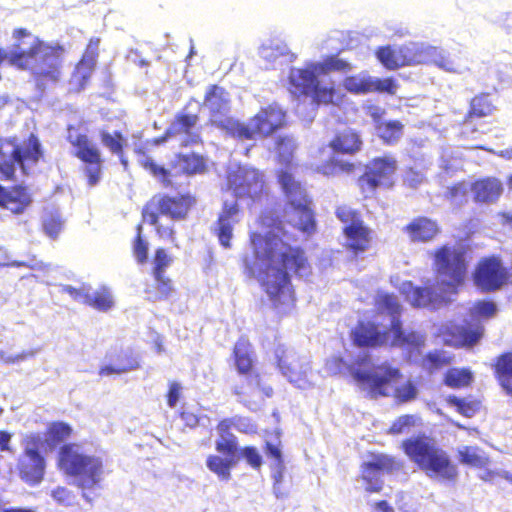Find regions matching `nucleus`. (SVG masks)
I'll use <instances>...</instances> for the list:
<instances>
[{
	"label": "nucleus",
	"instance_id": "1",
	"mask_svg": "<svg viewBox=\"0 0 512 512\" xmlns=\"http://www.w3.org/2000/svg\"><path fill=\"white\" fill-rule=\"evenodd\" d=\"M253 254L257 260L267 262L261 286L279 317L290 313L295 307V290L289 271L298 277L311 274V265L301 246H292L272 233L253 231L249 234Z\"/></svg>",
	"mask_w": 512,
	"mask_h": 512
},
{
	"label": "nucleus",
	"instance_id": "2",
	"mask_svg": "<svg viewBox=\"0 0 512 512\" xmlns=\"http://www.w3.org/2000/svg\"><path fill=\"white\" fill-rule=\"evenodd\" d=\"M276 177L286 199L283 219L265 212L260 215L259 224L263 228L284 233V222H287L301 232L313 233L316 229L315 214L306 189L287 169L278 170Z\"/></svg>",
	"mask_w": 512,
	"mask_h": 512
},
{
	"label": "nucleus",
	"instance_id": "3",
	"mask_svg": "<svg viewBox=\"0 0 512 512\" xmlns=\"http://www.w3.org/2000/svg\"><path fill=\"white\" fill-rule=\"evenodd\" d=\"M231 357L237 374L248 379L247 391L243 387H236L234 393L242 398V402L249 409H260L265 399L273 396L274 391L258 372L254 348L247 336L242 335L236 340Z\"/></svg>",
	"mask_w": 512,
	"mask_h": 512
},
{
	"label": "nucleus",
	"instance_id": "4",
	"mask_svg": "<svg viewBox=\"0 0 512 512\" xmlns=\"http://www.w3.org/2000/svg\"><path fill=\"white\" fill-rule=\"evenodd\" d=\"M58 463L60 469L73 478L72 483L82 491V497L91 502V494L102 487L105 478L103 460L78 450H60Z\"/></svg>",
	"mask_w": 512,
	"mask_h": 512
},
{
	"label": "nucleus",
	"instance_id": "5",
	"mask_svg": "<svg viewBox=\"0 0 512 512\" xmlns=\"http://www.w3.org/2000/svg\"><path fill=\"white\" fill-rule=\"evenodd\" d=\"M138 158V164L144 170L149 172L154 178L166 188L173 185V176H194L202 174L206 171L207 165L205 158L198 153H176L174 159L170 163V169L162 165H158L148 154L145 148L139 147L135 149Z\"/></svg>",
	"mask_w": 512,
	"mask_h": 512
},
{
	"label": "nucleus",
	"instance_id": "6",
	"mask_svg": "<svg viewBox=\"0 0 512 512\" xmlns=\"http://www.w3.org/2000/svg\"><path fill=\"white\" fill-rule=\"evenodd\" d=\"M432 256L439 287L444 292L456 293L467 275L468 262L465 250L444 244L435 248Z\"/></svg>",
	"mask_w": 512,
	"mask_h": 512
},
{
	"label": "nucleus",
	"instance_id": "7",
	"mask_svg": "<svg viewBox=\"0 0 512 512\" xmlns=\"http://www.w3.org/2000/svg\"><path fill=\"white\" fill-rule=\"evenodd\" d=\"M336 218L343 224L344 248L354 258L363 257L374 244V230L365 222L360 210L342 204L335 209Z\"/></svg>",
	"mask_w": 512,
	"mask_h": 512
},
{
	"label": "nucleus",
	"instance_id": "8",
	"mask_svg": "<svg viewBox=\"0 0 512 512\" xmlns=\"http://www.w3.org/2000/svg\"><path fill=\"white\" fill-rule=\"evenodd\" d=\"M66 54L64 45L47 42L41 48V52H38L34 59L29 60L28 67L21 70L28 71L36 87L44 90L63 80Z\"/></svg>",
	"mask_w": 512,
	"mask_h": 512
},
{
	"label": "nucleus",
	"instance_id": "9",
	"mask_svg": "<svg viewBox=\"0 0 512 512\" xmlns=\"http://www.w3.org/2000/svg\"><path fill=\"white\" fill-rule=\"evenodd\" d=\"M197 200L189 192L178 195L157 194L151 197L147 202V214L155 222L157 215L169 217L174 221L185 220L190 211L196 205Z\"/></svg>",
	"mask_w": 512,
	"mask_h": 512
},
{
	"label": "nucleus",
	"instance_id": "10",
	"mask_svg": "<svg viewBox=\"0 0 512 512\" xmlns=\"http://www.w3.org/2000/svg\"><path fill=\"white\" fill-rule=\"evenodd\" d=\"M472 279L475 286L482 292H495L501 289L510 279L509 269L499 255L481 257L473 270Z\"/></svg>",
	"mask_w": 512,
	"mask_h": 512
},
{
	"label": "nucleus",
	"instance_id": "11",
	"mask_svg": "<svg viewBox=\"0 0 512 512\" xmlns=\"http://www.w3.org/2000/svg\"><path fill=\"white\" fill-rule=\"evenodd\" d=\"M67 140L74 147L73 155L84 164L83 174L88 186H96L102 177L103 159L100 150L85 133L69 134Z\"/></svg>",
	"mask_w": 512,
	"mask_h": 512
},
{
	"label": "nucleus",
	"instance_id": "12",
	"mask_svg": "<svg viewBox=\"0 0 512 512\" xmlns=\"http://www.w3.org/2000/svg\"><path fill=\"white\" fill-rule=\"evenodd\" d=\"M397 168V160L390 155L371 159L366 165L364 173L357 180V185L364 198L375 195L377 189L386 182L391 187L393 182L390 179L395 174Z\"/></svg>",
	"mask_w": 512,
	"mask_h": 512
},
{
	"label": "nucleus",
	"instance_id": "13",
	"mask_svg": "<svg viewBox=\"0 0 512 512\" xmlns=\"http://www.w3.org/2000/svg\"><path fill=\"white\" fill-rule=\"evenodd\" d=\"M352 375L358 382L366 384L375 397L388 396L393 384L402 378L400 369L388 362L375 365L370 371L356 369Z\"/></svg>",
	"mask_w": 512,
	"mask_h": 512
},
{
	"label": "nucleus",
	"instance_id": "14",
	"mask_svg": "<svg viewBox=\"0 0 512 512\" xmlns=\"http://www.w3.org/2000/svg\"><path fill=\"white\" fill-rule=\"evenodd\" d=\"M99 37H91L67 81L68 93L78 94L90 84L99 56Z\"/></svg>",
	"mask_w": 512,
	"mask_h": 512
},
{
	"label": "nucleus",
	"instance_id": "15",
	"mask_svg": "<svg viewBox=\"0 0 512 512\" xmlns=\"http://www.w3.org/2000/svg\"><path fill=\"white\" fill-rule=\"evenodd\" d=\"M13 43L10 49V65L21 70L28 67L29 60L34 59L47 43L24 27L12 31Z\"/></svg>",
	"mask_w": 512,
	"mask_h": 512
},
{
	"label": "nucleus",
	"instance_id": "16",
	"mask_svg": "<svg viewBox=\"0 0 512 512\" xmlns=\"http://www.w3.org/2000/svg\"><path fill=\"white\" fill-rule=\"evenodd\" d=\"M399 468L398 463L383 453L368 452L363 457L361 465V479L368 492H379L382 489L381 477Z\"/></svg>",
	"mask_w": 512,
	"mask_h": 512
},
{
	"label": "nucleus",
	"instance_id": "17",
	"mask_svg": "<svg viewBox=\"0 0 512 512\" xmlns=\"http://www.w3.org/2000/svg\"><path fill=\"white\" fill-rule=\"evenodd\" d=\"M409 458L417 463L429 477L453 479L456 468L443 450H405Z\"/></svg>",
	"mask_w": 512,
	"mask_h": 512
},
{
	"label": "nucleus",
	"instance_id": "18",
	"mask_svg": "<svg viewBox=\"0 0 512 512\" xmlns=\"http://www.w3.org/2000/svg\"><path fill=\"white\" fill-rule=\"evenodd\" d=\"M229 185L239 198L258 200L266 194L263 173L252 167L239 168L235 171L229 178Z\"/></svg>",
	"mask_w": 512,
	"mask_h": 512
},
{
	"label": "nucleus",
	"instance_id": "19",
	"mask_svg": "<svg viewBox=\"0 0 512 512\" xmlns=\"http://www.w3.org/2000/svg\"><path fill=\"white\" fill-rule=\"evenodd\" d=\"M251 123H253L258 138L266 139L286 126V112L279 105L272 103L261 107L251 117Z\"/></svg>",
	"mask_w": 512,
	"mask_h": 512
},
{
	"label": "nucleus",
	"instance_id": "20",
	"mask_svg": "<svg viewBox=\"0 0 512 512\" xmlns=\"http://www.w3.org/2000/svg\"><path fill=\"white\" fill-rule=\"evenodd\" d=\"M375 55L387 70L413 66L416 65L417 43L410 42L399 47L381 46L377 48Z\"/></svg>",
	"mask_w": 512,
	"mask_h": 512
},
{
	"label": "nucleus",
	"instance_id": "21",
	"mask_svg": "<svg viewBox=\"0 0 512 512\" xmlns=\"http://www.w3.org/2000/svg\"><path fill=\"white\" fill-rule=\"evenodd\" d=\"M389 332L392 334V338L387 345L403 349L407 352L408 357L420 354L425 346V335L417 331H405L400 318L391 320Z\"/></svg>",
	"mask_w": 512,
	"mask_h": 512
},
{
	"label": "nucleus",
	"instance_id": "22",
	"mask_svg": "<svg viewBox=\"0 0 512 512\" xmlns=\"http://www.w3.org/2000/svg\"><path fill=\"white\" fill-rule=\"evenodd\" d=\"M351 339L360 348H377L388 344V331L382 330L379 324L369 321H358L351 331Z\"/></svg>",
	"mask_w": 512,
	"mask_h": 512
},
{
	"label": "nucleus",
	"instance_id": "23",
	"mask_svg": "<svg viewBox=\"0 0 512 512\" xmlns=\"http://www.w3.org/2000/svg\"><path fill=\"white\" fill-rule=\"evenodd\" d=\"M233 429L244 433H253L256 431V426L248 419L240 416L220 420L216 426L217 440L215 448H238V440L232 431Z\"/></svg>",
	"mask_w": 512,
	"mask_h": 512
},
{
	"label": "nucleus",
	"instance_id": "24",
	"mask_svg": "<svg viewBox=\"0 0 512 512\" xmlns=\"http://www.w3.org/2000/svg\"><path fill=\"white\" fill-rule=\"evenodd\" d=\"M402 231L412 243H429L441 234V226L436 219L424 215L413 217Z\"/></svg>",
	"mask_w": 512,
	"mask_h": 512
},
{
	"label": "nucleus",
	"instance_id": "25",
	"mask_svg": "<svg viewBox=\"0 0 512 512\" xmlns=\"http://www.w3.org/2000/svg\"><path fill=\"white\" fill-rule=\"evenodd\" d=\"M472 200L478 205H492L497 203L503 194L502 181L494 176H485L469 184Z\"/></svg>",
	"mask_w": 512,
	"mask_h": 512
},
{
	"label": "nucleus",
	"instance_id": "26",
	"mask_svg": "<svg viewBox=\"0 0 512 512\" xmlns=\"http://www.w3.org/2000/svg\"><path fill=\"white\" fill-rule=\"evenodd\" d=\"M29 188L22 184L5 188L0 185V206L15 215L23 214L32 204Z\"/></svg>",
	"mask_w": 512,
	"mask_h": 512
},
{
	"label": "nucleus",
	"instance_id": "27",
	"mask_svg": "<svg viewBox=\"0 0 512 512\" xmlns=\"http://www.w3.org/2000/svg\"><path fill=\"white\" fill-rule=\"evenodd\" d=\"M239 206L237 203H224L220 212L213 233L217 236L222 247H231L233 237V226L238 222L237 215Z\"/></svg>",
	"mask_w": 512,
	"mask_h": 512
},
{
	"label": "nucleus",
	"instance_id": "28",
	"mask_svg": "<svg viewBox=\"0 0 512 512\" xmlns=\"http://www.w3.org/2000/svg\"><path fill=\"white\" fill-rule=\"evenodd\" d=\"M18 469L25 482L36 485L43 478L44 459L38 450H25L19 458Z\"/></svg>",
	"mask_w": 512,
	"mask_h": 512
},
{
	"label": "nucleus",
	"instance_id": "29",
	"mask_svg": "<svg viewBox=\"0 0 512 512\" xmlns=\"http://www.w3.org/2000/svg\"><path fill=\"white\" fill-rule=\"evenodd\" d=\"M318 71L314 69V63L308 64L304 68L293 69L289 75L290 91L297 97L308 96L316 85Z\"/></svg>",
	"mask_w": 512,
	"mask_h": 512
},
{
	"label": "nucleus",
	"instance_id": "30",
	"mask_svg": "<svg viewBox=\"0 0 512 512\" xmlns=\"http://www.w3.org/2000/svg\"><path fill=\"white\" fill-rule=\"evenodd\" d=\"M277 365L282 373L291 381L298 382L305 374L303 363L299 357L283 345H279L274 350Z\"/></svg>",
	"mask_w": 512,
	"mask_h": 512
},
{
	"label": "nucleus",
	"instance_id": "31",
	"mask_svg": "<svg viewBox=\"0 0 512 512\" xmlns=\"http://www.w3.org/2000/svg\"><path fill=\"white\" fill-rule=\"evenodd\" d=\"M419 64L435 65L447 72L457 71L454 61L443 50L417 43L416 65Z\"/></svg>",
	"mask_w": 512,
	"mask_h": 512
},
{
	"label": "nucleus",
	"instance_id": "32",
	"mask_svg": "<svg viewBox=\"0 0 512 512\" xmlns=\"http://www.w3.org/2000/svg\"><path fill=\"white\" fill-rule=\"evenodd\" d=\"M42 156L41 144L38 137L33 133H31L22 144H15L10 152V158L21 166H23L25 162L35 164Z\"/></svg>",
	"mask_w": 512,
	"mask_h": 512
},
{
	"label": "nucleus",
	"instance_id": "33",
	"mask_svg": "<svg viewBox=\"0 0 512 512\" xmlns=\"http://www.w3.org/2000/svg\"><path fill=\"white\" fill-rule=\"evenodd\" d=\"M496 110V105L489 92H480L469 101L468 110L463 118V124H470L474 119L491 116Z\"/></svg>",
	"mask_w": 512,
	"mask_h": 512
},
{
	"label": "nucleus",
	"instance_id": "34",
	"mask_svg": "<svg viewBox=\"0 0 512 512\" xmlns=\"http://www.w3.org/2000/svg\"><path fill=\"white\" fill-rule=\"evenodd\" d=\"M329 147L339 154L354 155L361 150L362 140L354 129L345 128L336 132Z\"/></svg>",
	"mask_w": 512,
	"mask_h": 512
},
{
	"label": "nucleus",
	"instance_id": "35",
	"mask_svg": "<svg viewBox=\"0 0 512 512\" xmlns=\"http://www.w3.org/2000/svg\"><path fill=\"white\" fill-rule=\"evenodd\" d=\"M491 368L500 387L507 395L512 396V351H505L496 356Z\"/></svg>",
	"mask_w": 512,
	"mask_h": 512
},
{
	"label": "nucleus",
	"instance_id": "36",
	"mask_svg": "<svg viewBox=\"0 0 512 512\" xmlns=\"http://www.w3.org/2000/svg\"><path fill=\"white\" fill-rule=\"evenodd\" d=\"M219 454L209 456L207 459L208 468L221 480L230 479V470L238 462V450H218Z\"/></svg>",
	"mask_w": 512,
	"mask_h": 512
},
{
	"label": "nucleus",
	"instance_id": "37",
	"mask_svg": "<svg viewBox=\"0 0 512 512\" xmlns=\"http://www.w3.org/2000/svg\"><path fill=\"white\" fill-rule=\"evenodd\" d=\"M199 120L197 114L179 113L175 116L172 127L175 133H185L188 137L184 138L180 146L183 148L191 145L201 144L202 139L198 133H191V129L195 127Z\"/></svg>",
	"mask_w": 512,
	"mask_h": 512
},
{
	"label": "nucleus",
	"instance_id": "38",
	"mask_svg": "<svg viewBox=\"0 0 512 512\" xmlns=\"http://www.w3.org/2000/svg\"><path fill=\"white\" fill-rule=\"evenodd\" d=\"M154 282L144 288L146 300L152 303L166 301L175 292L174 284L168 276L152 275Z\"/></svg>",
	"mask_w": 512,
	"mask_h": 512
},
{
	"label": "nucleus",
	"instance_id": "39",
	"mask_svg": "<svg viewBox=\"0 0 512 512\" xmlns=\"http://www.w3.org/2000/svg\"><path fill=\"white\" fill-rule=\"evenodd\" d=\"M401 293L410 304L417 308L428 307L433 303L434 290L431 287L414 286L412 282H404Z\"/></svg>",
	"mask_w": 512,
	"mask_h": 512
},
{
	"label": "nucleus",
	"instance_id": "40",
	"mask_svg": "<svg viewBox=\"0 0 512 512\" xmlns=\"http://www.w3.org/2000/svg\"><path fill=\"white\" fill-rule=\"evenodd\" d=\"M297 143L292 135L278 136L274 141L276 162L287 168L293 165Z\"/></svg>",
	"mask_w": 512,
	"mask_h": 512
},
{
	"label": "nucleus",
	"instance_id": "41",
	"mask_svg": "<svg viewBox=\"0 0 512 512\" xmlns=\"http://www.w3.org/2000/svg\"><path fill=\"white\" fill-rule=\"evenodd\" d=\"M453 362V356L445 350H432L427 352L420 361L422 370L433 374Z\"/></svg>",
	"mask_w": 512,
	"mask_h": 512
},
{
	"label": "nucleus",
	"instance_id": "42",
	"mask_svg": "<svg viewBox=\"0 0 512 512\" xmlns=\"http://www.w3.org/2000/svg\"><path fill=\"white\" fill-rule=\"evenodd\" d=\"M204 104L213 114L221 113L228 106L227 92L216 84L210 85L204 96Z\"/></svg>",
	"mask_w": 512,
	"mask_h": 512
},
{
	"label": "nucleus",
	"instance_id": "43",
	"mask_svg": "<svg viewBox=\"0 0 512 512\" xmlns=\"http://www.w3.org/2000/svg\"><path fill=\"white\" fill-rule=\"evenodd\" d=\"M472 381L473 373L469 368H450L443 377V383L452 389L468 387Z\"/></svg>",
	"mask_w": 512,
	"mask_h": 512
},
{
	"label": "nucleus",
	"instance_id": "44",
	"mask_svg": "<svg viewBox=\"0 0 512 512\" xmlns=\"http://www.w3.org/2000/svg\"><path fill=\"white\" fill-rule=\"evenodd\" d=\"M100 139L102 144L112 154H115L120 158L122 164L127 165V161L124 159V146L126 139L120 131L109 133L108 131L102 130L100 132Z\"/></svg>",
	"mask_w": 512,
	"mask_h": 512
},
{
	"label": "nucleus",
	"instance_id": "45",
	"mask_svg": "<svg viewBox=\"0 0 512 512\" xmlns=\"http://www.w3.org/2000/svg\"><path fill=\"white\" fill-rule=\"evenodd\" d=\"M404 125L399 120H389L377 125L378 135L386 145L396 144L403 135Z\"/></svg>",
	"mask_w": 512,
	"mask_h": 512
},
{
	"label": "nucleus",
	"instance_id": "46",
	"mask_svg": "<svg viewBox=\"0 0 512 512\" xmlns=\"http://www.w3.org/2000/svg\"><path fill=\"white\" fill-rule=\"evenodd\" d=\"M227 134L238 140H255L259 139L251 119L249 123L240 122L238 120H228L224 126Z\"/></svg>",
	"mask_w": 512,
	"mask_h": 512
},
{
	"label": "nucleus",
	"instance_id": "47",
	"mask_svg": "<svg viewBox=\"0 0 512 512\" xmlns=\"http://www.w3.org/2000/svg\"><path fill=\"white\" fill-rule=\"evenodd\" d=\"M72 427L65 422L54 421L49 424L45 432V438L48 444L58 445L65 443L72 435Z\"/></svg>",
	"mask_w": 512,
	"mask_h": 512
},
{
	"label": "nucleus",
	"instance_id": "48",
	"mask_svg": "<svg viewBox=\"0 0 512 512\" xmlns=\"http://www.w3.org/2000/svg\"><path fill=\"white\" fill-rule=\"evenodd\" d=\"M269 457L274 462L272 464L273 491L277 498H282L285 491L282 489L285 467L281 460V450H267Z\"/></svg>",
	"mask_w": 512,
	"mask_h": 512
},
{
	"label": "nucleus",
	"instance_id": "49",
	"mask_svg": "<svg viewBox=\"0 0 512 512\" xmlns=\"http://www.w3.org/2000/svg\"><path fill=\"white\" fill-rule=\"evenodd\" d=\"M352 68L351 64L338 57V54L326 56L323 61L314 63V69L318 74L324 75L330 72H348Z\"/></svg>",
	"mask_w": 512,
	"mask_h": 512
},
{
	"label": "nucleus",
	"instance_id": "50",
	"mask_svg": "<svg viewBox=\"0 0 512 512\" xmlns=\"http://www.w3.org/2000/svg\"><path fill=\"white\" fill-rule=\"evenodd\" d=\"M484 335V327L481 324H467L457 328L456 336L462 346L472 347L477 344Z\"/></svg>",
	"mask_w": 512,
	"mask_h": 512
},
{
	"label": "nucleus",
	"instance_id": "51",
	"mask_svg": "<svg viewBox=\"0 0 512 512\" xmlns=\"http://www.w3.org/2000/svg\"><path fill=\"white\" fill-rule=\"evenodd\" d=\"M372 78L367 75H351L343 80V87L353 94L372 93Z\"/></svg>",
	"mask_w": 512,
	"mask_h": 512
},
{
	"label": "nucleus",
	"instance_id": "52",
	"mask_svg": "<svg viewBox=\"0 0 512 512\" xmlns=\"http://www.w3.org/2000/svg\"><path fill=\"white\" fill-rule=\"evenodd\" d=\"M98 311L106 312L110 310L114 305L113 297L110 291L103 287L95 291L92 295L88 293L86 297V304Z\"/></svg>",
	"mask_w": 512,
	"mask_h": 512
},
{
	"label": "nucleus",
	"instance_id": "53",
	"mask_svg": "<svg viewBox=\"0 0 512 512\" xmlns=\"http://www.w3.org/2000/svg\"><path fill=\"white\" fill-rule=\"evenodd\" d=\"M375 305L380 311L387 312L392 317V319L399 318L401 314V305L399 304L397 297L394 294H379L376 298Z\"/></svg>",
	"mask_w": 512,
	"mask_h": 512
},
{
	"label": "nucleus",
	"instance_id": "54",
	"mask_svg": "<svg viewBox=\"0 0 512 512\" xmlns=\"http://www.w3.org/2000/svg\"><path fill=\"white\" fill-rule=\"evenodd\" d=\"M311 97L313 103L320 105H328L334 103L337 96V91L333 85L322 86L318 80L313 88V91L308 95Z\"/></svg>",
	"mask_w": 512,
	"mask_h": 512
},
{
	"label": "nucleus",
	"instance_id": "55",
	"mask_svg": "<svg viewBox=\"0 0 512 512\" xmlns=\"http://www.w3.org/2000/svg\"><path fill=\"white\" fill-rule=\"evenodd\" d=\"M160 216L161 215H157L156 221L153 222L151 217L147 214V206L144 205V207L142 209L143 220L145 222H147L148 224L154 226L155 232L159 238L164 239V240L174 241L175 240V231H174L173 225L164 224V223L160 222Z\"/></svg>",
	"mask_w": 512,
	"mask_h": 512
},
{
	"label": "nucleus",
	"instance_id": "56",
	"mask_svg": "<svg viewBox=\"0 0 512 512\" xmlns=\"http://www.w3.org/2000/svg\"><path fill=\"white\" fill-rule=\"evenodd\" d=\"M418 417L412 414H404L397 417L390 425L387 433L390 435H399L410 431V429L416 426Z\"/></svg>",
	"mask_w": 512,
	"mask_h": 512
},
{
	"label": "nucleus",
	"instance_id": "57",
	"mask_svg": "<svg viewBox=\"0 0 512 512\" xmlns=\"http://www.w3.org/2000/svg\"><path fill=\"white\" fill-rule=\"evenodd\" d=\"M173 262V258L167 253V250L160 247L155 250L153 256V266L151 269V275L167 276L165 274L166 269Z\"/></svg>",
	"mask_w": 512,
	"mask_h": 512
},
{
	"label": "nucleus",
	"instance_id": "58",
	"mask_svg": "<svg viewBox=\"0 0 512 512\" xmlns=\"http://www.w3.org/2000/svg\"><path fill=\"white\" fill-rule=\"evenodd\" d=\"M469 184L459 181L449 186L445 191V198L451 202L464 204L468 202Z\"/></svg>",
	"mask_w": 512,
	"mask_h": 512
},
{
	"label": "nucleus",
	"instance_id": "59",
	"mask_svg": "<svg viewBox=\"0 0 512 512\" xmlns=\"http://www.w3.org/2000/svg\"><path fill=\"white\" fill-rule=\"evenodd\" d=\"M418 389L415 383L411 380L397 386L393 390V397L398 403H408L417 398Z\"/></svg>",
	"mask_w": 512,
	"mask_h": 512
},
{
	"label": "nucleus",
	"instance_id": "60",
	"mask_svg": "<svg viewBox=\"0 0 512 512\" xmlns=\"http://www.w3.org/2000/svg\"><path fill=\"white\" fill-rule=\"evenodd\" d=\"M497 306L490 300H479L470 309V315L474 318L489 319L495 316Z\"/></svg>",
	"mask_w": 512,
	"mask_h": 512
},
{
	"label": "nucleus",
	"instance_id": "61",
	"mask_svg": "<svg viewBox=\"0 0 512 512\" xmlns=\"http://www.w3.org/2000/svg\"><path fill=\"white\" fill-rule=\"evenodd\" d=\"M355 168L356 166L354 163L337 159H330L321 167L322 172L325 175H335L341 172L352 173Z\"/></svg>",
	"mask_w": 512,
	"mask_h": 512
},
{
	"label": "nucleus",
	"instance_id": "62",
	"mask_svg": "<svg viewBox=\"0 0 512 512\" xmlns=\"http://www.w3.org/2000/svg\"><path fill=\"white\" fill-rule=\"evenodd\" d=\"M137 235L133 239L132 243V252L133 255L139 264H144L148 260V243L146 240L142 237L141 234V226L137 227Z\"/></svg>",
	"mask_w": 512,
	"mask_h": 512
},
{
	"label": "nucleus",
	"instance_id": "63",
	"mask_svg": "<svg viewBox=\"0 0 512 512\" xmlns=\"http://www.w3.org/2000/svg\"><path fill=\"white\" fill-rule=\"evenodd\" d=\"M63 222L58 215H49L42 222L43 231L51 239H56L62 230Z\"/></svg>",
	"mask_w": 512,
	"mask_h": 512
},
{
	"label": "nucleus",
	"instance_id": "64",
	"mask_svg": "<svg viewBox=\"0 0 512 512\" xmlns=\"http://www.w3.org/2000/svg\"><path fill=\"white\" fill-rule=\"evenodd\" d=\"M448 403L457 408V411L466 416L471 417L477 411V404L471 401H466L465 399L459 398L457 396H449Z\"/></svg>",
	"mask_w": 512,
	"mask_h": 512
}]
</instances>
